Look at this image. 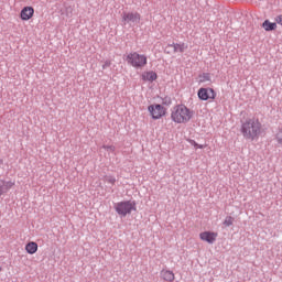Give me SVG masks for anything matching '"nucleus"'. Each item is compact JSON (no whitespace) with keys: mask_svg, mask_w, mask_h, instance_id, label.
I'll list each match as a JSON object with an SVG mask.
<instances>
[{"mask_svg":"<svg viewBox=\"0 0 282 282\" xmlns=\"http://www.w3.org/2000/svg\"><path fill=\"white\" fill-rule=\"evenodd\" d=\"M262 126L261 121L257 118H251L246 120L241 126V133L245 140H250V142H254V140H259V135H261Z\"/></svg>","mask_w":282,"mask_h":282,"instance_id":"f257e3e1","label":"nucleus"},{"mask_svg":"<svg viewBox=\"0 0 282 282\" xmlns=\"http://www.w3.org/2000/svg\"><path fill=\"white\" fill-rule=\"evenodd\" d=\"M195 112L184 105L175 106L171 111V120L175 124H186L193 120Z\"/></svg>","mask_w":282,"mask_h":282,"instance_id":"f03ea898","label":"nucleus"},{"mask_svg":"<svg viewBox=\"0 0 282 282\" xmlns=\"http://www.w3.org/2000/svg\"><path fill=\"white\" fill-rule=\"evenodd\" d=\"M126 62L128 63V65H131V67H134V69H142L143 67H147V63H149V59L144 54H140L138 52H130L126 55Z\"/></svg>","mask_w":282,"mask_h":282,"instance_id":"7ed1b4c3","label":"nucleus"},{"mask_svg":"<svg viewBox=\"0 0 282 282\" xmlns=\"http://www.w3.org/2000/svg\"><path fill=\"white\" fill-rule=\"evenodd\" d=\"M115 210L121 217H127V215H131L132 210H137L134 200H123L119 202L115 205Z\"/></svg>","mask_w":282,"mask_h":282,"instance_id":"20e7f679","label":"nucleus"},{"mask_svg":"<svg viewBox=\"0 0 282 282\" xmlns=\"http://www.w3.org/2000/svg\"><path fill=\"white\" fill-rule=\"evenodd\" d=\"M152 120H160L166 116V107L160 104H152L148 107Z\"/></svg>","mask_w":282,"mask_h":282,"instance_id":"39448f33","label":"nucleus"},{"mask_svg":"<svg viewBox=\"0 0 282 282\" xmlns=\"http://www.w3.org/2000/svg\"><path fill=\"white\" fill-rule=\"evenodd\" d=\"M197 95L200 100H215L217 96L213 88H199Z\"/></svg>","mask_w":282,"mask_h":282,"instance_id":"423d86ee","label":"nucleus"},{"mask_svg":"<svg viewBox=\"0 0 282 282\" xmlns=\"http://www.w3.org/2000/svg\"><path fill=\"white\" fill-rule=\"evenodd\" d=\"M218 234L215 231H203L199 234V239L206 241L207 243H213L217 241Z\"/></svg>","mask_w":282,"mask_h":282,"instance_id":"0eeeda50","label":"nucleus"},{"mask_svg":"<svg viewBox=\"0 0 282 282\" xmlns=\"http://www.w3.org/2000/svg\"><path fill=\"white\" fill-rule=\"evenodd\" d=\"M122 19L127 23H140L142 15H140V13L138 12H128V13H123Z\"/></svg>","mask_w":282,"mask_h":282,"instance_id":"6e6552de","label":"nucleus"},{"mask_svg":"<svg viewBox=\"0 0 282 282\" xmlns=\"http://www.w3.org/2000/svg\"><path fill=\"white\" fill-rule=\"evenodd\" d=\"M34 17V8L33 7H24L20 12L21 21H30Z\"/></svg>","mask_w":282,"mask_h":282,"instance_id":"1a4fd4ad","label":"nucleus"},{"mask_svg":"<svg viewBox=\"0 0 282 282\" xmlns=\"http://www.w3.org/2000/svg\"><path fill=\"white\" fill-rule=\"evenodd\" d=\"M171 47H173V50H174V53H184V52H186V50H188V45H186V43H184V42H181V43H173L172 45H171Z\"/></svg>","mask_w":282,"mask_h":282,"instance_id":"9d476101","label":"nucleus"},{"mask_svg":"<svg viewBox=\"0 0 282 282\" xmlns=\"http://www.w3.org/2000/svg\"><path fill=\"white\" fill-rule=\"evenodd\" d=\"M25 250L28 254H36L39 252V243L31 241L25 245Z\"/></svg>","mask_w":282,"mask_h":282,"instance_id":"9b49d317","label":"nucleus"},{"mask_svg":"<svg viewBox=\"0 0 282 282\" xmlns=\"http://www.w3.org/2000/svg\"><path fill=\"white\" fill-rule=\"evenodd\" d=\"M161 276L164 281H175V273H173V271L171 270H162L161 271Z\"/></svg>","mask_w":282,"mask_h":282,"instance_id":"f8f14e48","label":"nucleus"},{"mask_svg":"<svg viewBox=\"0 0 282 282\" xmlns=\"http://www.w3.org/2000/svg\"><path fill=\"white\" fill-rule=\"evenodd\" d=\"M142 79L148 80L149 83H153V80H158V74L153 70L145 72L142 74Z\"/></svg>","mask_w":282,"mask_h":282,"instance_id":"ddd939ff","label":"nucleus"},{"mask_svg":"<svg viewBox=\"0 0 282 282\" xmlns=\"http://www.w3.org/2000/svg\"><path fill=\"white\" fill-rule=\"evenodd\" d=\"M262 28L265 32H272L276 30V22H270V20H264Z\"/></svg>","mask_w":282,"mask_h":282,"instance_id":"4468645a","label":"nucleus"},{"mask_svg":"<svg viewBox=\"0 0 282 282\" xmlns=\"http://www.w3.org/2000/svg\"><path fill=\"white\" fill-rule=\"evenodd\" d=\"M223 224L228 228L235 224V218L232 216H227Z\"/></svg>","mask_w":282,"mask_h":282,"instance_id":"2eb2a0df","label":"nucleus"},{"mask_svg":"<svg viewBox=\"0 0 282 282\" xmlns=\"http://www.w3.org/2000/svg\"><path fill=\"white\" fill-rule=\"evenodd\" d=\"M187 142L192 144V147L196 148V149H204L205 147L197 143L195 140L193 139H187Z\"/></svg>","mask_w":282,"mask_h":282,"instance_id":"dca6fc26","label":"nucleus"},{"mask_svg":"<svg viewBox=\"0 0 282 282\" xmlns=\"http://www.w3.org/2000/svg\"><path fill=\"white\" fill-rule=\"evenodd\" d=\"M105 180L108 184H111L112 186L113 184H116V178L113 176H106Z\"/></svg>","mask_w":282,"mask_h":282,"instance_id":"f3484780","label":"nucleus"},{"mask_svg":"<svg viewBox=\"0 0 282 282\" xmlns=\"http://www.w3.org/2000/svg\"><path fill=\"white\" fill-rule=\"evenodd\" d=\"M12 186H14V182H12V181H8L7 183H4V188L7 191H10V188H12Z\"/></svg>","mask_w":282,"mask_h":282,"instance_id":"a211bd4d","label":"nucleus"},{"mask_svg":"<svg viewBox=\"0 0 282 282\" xmlns=\"http://www.w3.org/2000/svg\"><path fill=\"white\" fill-rule=\"evenodd\" d=\"M105 151H110L111 153H113L116 151V147L115 145H104Z\"/></svg>","mask_w":282,"mask_h":282,"instance_id":"6ab92c4d","label":"nucleus"},{"mask_svg":"<svg viewBox=\"0 0 282 282\" xmlns=\"http://www.w3.org/2000/svg\"><path fill=\"white\" fill-rule=\"evenodd\" d=\"M275 23H278L279 25H282V15H278L275 18Z\"/></svg>","mask_w":282,"mask_h":282,"instance_id":"aec40b11","label":"nucleus"},{"mask_svg":"<svg viewBox=\"0 0 282 282\" xmlns=\"http://www.w3.org/2000/svg\"><path fill=\"white\" fill-rule=\"evenodd\" d=\"M111 65V62H106L105 65L102 66V69H105L106 67H109Z\"/></svg>","mask_w":282,"mask_h":282,"instance_id":"412c9836","label":"nucleus"},{"mask_svg":"<svg viewBox=\"0 0 282 282\" xmlns=\"http://www.w3.org/2000/svg\"><path fill=\"white\" fill-rule=\"evenodd\" d=\"M3 195V186L0 185V196Z\"/></svg>","mask_w":282,"mask_h":282,"instance_id":"4be33fe9","label":"nucleus"},{"mask_svg":"<svg viewBox=\"0 0 282 282\" xmlns=\"http://www.w3.org/2000/svg\"><path fill=\"white\" fill-rule=\"evenodd\" d=\"M1 164H3V160H2V159H0V165H1Z\"/></svg>","mask_w":282,"mask_h":282,"instance_id":"5701e85b","label":"nucleus"},{"mask_svg":"<svg viewBox=\"0 0 282 282\" xmlns=\"http://www.w3.org/2000/svg\"><path fill=\"white\" fill-rule=\"evenodd\" d=\"M205 78L208 80V75H205Z\"/></svg>","mask_w":282,"mask_h":282,"instance_id":"b1692460","label":"nucleus"},{"mask_svg":"<svg viewBox=\"0 0 282 282\" xmlns=\"http://www.w3.org/2000/svg\"><path fill=\"white\" fill-rule=\"evenodd\" d=\"M3 269L0 267V272L2 271Z\"/></svg>","mask_w":282,"mask_h":282,"instance_id":"393cba45","label":"nucleus"}]
</instances>
